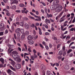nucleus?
<instances>
[{"instance_id":"6ab92c4d","label":"nucleus","mask_w":75,"mask_h":75,"mask_svg":"<svg viewBox=\"0 0 75 75\" xmlns=\"http://www.w3.org/2000/svg\"><path fill=\"white\" fill-rule=\"evenodd\" d=\"M18 1L14 0L12 2V4H14L16 3V4H17Z\"/></svg>"},{"instance_id":"f03ea898","label":"nucleus","mask_w":75,"mask_h":75,"mask_svg":"<svg viewBox=\"0 0 75 75\" xmlns=\"http://www.w3.org/2000/svg\"><path fill=\"white\" fill-rule=\"evenodd\" d=\"M7 73L8 74V75H14V72L11 71V70L9 69L7 71Z\"/></svg>"},{"instance_id":"c756f323","label":"nucleus","mask_w":75,"mask_h":75,"mask_svg":"<svg viewBox=\"0 0 75 75\" xmlns=\"http://www.w3.org/2000/svg\"><path fill=\"white\" fill-rule=\"evenodd\" d=\"M5 3H8V0H3Z\"/></svg>"},{"instance_id":"473e14b6","label":"nucleus","mask_w":75,"mask_h":75,"mask_svg":"<svg viewBox=\"0 0 75 75\" xmlns=\"http://www.w3.org/2000/svg\"><path fill=\"white\" fill-rule=\"evenodd\" d=\"M29 18H31V19H32L33 20H34L35 18L34 17H31V16H29Z\"/></svg>"},{"instance_id":"5fc2aeb1","label":"nucleus","mask_w":75,"mask_h":75,"mask_svg":"<svg viewBox=\"0 0 75 75\" xmlns=\"http://www.w3.org/2000/svg\"><path fill=\"white\" fill-rule=\"evenodd\" d=\"M16 13H20L21 12V11L18 10L16 11Z\"/></svg>"},{"instance_id":"c9c22d12","label":"nucleus","mask_w":75,"mask_h":75,"mask_svg":"<svg viewBox=\"0 0 75 75\" xmlns=\"http://www.w3.org/2000/svg\"><path fill=\"white\" fill-rule=\"evenodd\" d=\"M74 44V42H71L69 45V47H71V45H72V44Z\"/></svg>"},{"instance_id":"f704fd0d","label":"nucleus","mask_w":75,"mask_h":75,"mask_svg":"<svg viewBox=\"0 0 75 75\" xmlns=\"http://www.w3.org/2000/svg\"><path fill=\"white\" fill-rule=\"evenodd\" d=\"M25 34L26 35H29V32L28 31H26L25 32Z\"/></svg>"},{"instance_id":"f3484780","label":"nucleus","mask_w":75,"mask_h":75,"mask_svg":"<svg viewBox=\"0 0 75 75\" xmlns=\"http://www.w3.org/2000/svg\"><path fill=\"white\" fill-rule=\"evenodd\" d=\"M19 23L18 22H16V24L15 23H13V26H14V27H17V25H18V24H19Z\"/></svg>"},{"instance_id":"de8ad7c7","label":"nucleus","mask_w":75,"mask_h":75,"mask_svg":"<svg viewBox=\"0 0 75 75\" xmlns=\"http://www.w3.org/2000/svg\"><path fill=\"white\" fill-rule=\"evenodd\" d=\"M60 17H61L58 15V16L56 18V20H58L59 18H60Z\"/></svg>"},{"instance_id":"3c124183","label":"nucleus","mask_w":75,"mask_h":75,"mask_svg":"<svg viewBox=\"0 0 75 75\" xmlns=\"http://www.w3.org/2000/svg\"><path fill=\"white\" fill-rule=\"evenodd\" d=\"M6 9L9 10V9H10V6H7L6 7Z\"/></svg>"},{"instance_id":"1a4fd4ad","label":"nucleus","mask_w":75,"mask_h":75,"mask_svg":"<svg viewBox=\"0 0 75 75\" xmlns=\"http://www.w3.org/2000/svg\"><path fill=\"white\" fill-rule=\"evenodd\" d=\"M21 11L22 13H25V14H27V13L28 12V11L27 10H22Z\"/></svg>"},{"instance_id":"72a5a7b5","label":"nucleus","mask_w":75,"mask_h":75,"mask_svg":"<svg viewBox=\"0 0 75 75\" xmlns=\"http://www.w3.org/2000/svg\"><path fill=\"white\" fill-rule=\"evenodd\" d=\"M20 25H21V26H23L24 25V24H23V23L22 22H21L20 23Z\"/></svg>"},{"instance_id":"393cba45","label":"nucleus","mask_w":75,"mask_h":75,"mask_svg":"<svg viewBox=\"0 0 75 75\" xmlns=\"http://www.w3.org/2000/svg\"><path fill=\"white\" fill-rule=\"evenodd\" d=\"M70 31H74H74H75V28H72L70 30Z\"/></svg>"},{"instance_id":"ddd939ff","label":"nucleus","mask_w":75,"mask_h":75,"mask_svg":"<svg viewBox=\"0 0 75 75\" xmlns=\"http://www.w3.org/2000/svg\"><path fill=\"white\" fill-rule=\"evenodd\" d=\"M0 61L1 62L2 64H4V60L3 58H0Z\"/></svg>"},{"instance_id":"f8f14e48","label":"nucleus","mask_w":75,"mask_h":75,"mask_svg":"<svg viewBox=\"0 0 75 75\" xmlns=\"http://www.w3.org/2000/svg\"><path fill=\"white\" fill-rule=\"evenodd\" d=\"M54 2L55 5H57L59 3V1L58 0L55 1Z\"/></svg>"},{"instance_id":"680f3d73","label":"nucleus","mask_w":75,"mask_h":75,"mask_svg":"<svg viewBox=\"0 0 75 75\" xmlns=\"http://www.w3.org/2000/svg\"><path fill=\"white\" fill-rule=\"evenodd\" d=\"M62 7L61 6H60L59 7V10H62Z\"/></svg>"},{"instance_id":"2eb2a0df","label":"nucleus","mask_w":75,"mask_h":75,"mask_svg":"<svg viewBox=\"0 0 75 75\" xmlns=\"http://www.w3.org/2000/svg\"><path fill=\"white\" fill-rule=\"evenodd\" d=\"M20 31V28H18L15 30V32L16 33H19Z\"/></svg>"},{"instance_id":"9d476101","label":"nucleus","mask_w":75,"mask_h":75,"mask_svg":"<svg viewBox=\"0 0 75 75\" xmlns=\"http://www.w3.org/2000/svg\"><path fill=\"white\" fill-rule=\"evenodd\" d=\"M24 26L26 29H29V25L27 23H25Z\"/></svg>"},{"instance_id":"4468645a","label":"nucleus","mask_w":75,"mask_h":75,"mask_svg":"<svg viewBox=\"0 0 75 75\" xmlns=\"http://www.w3.org/2000/svg\"><path fill=\"white\" fill-rule=\"evenodd\" d=\"M11 8L12 10H16V6L13 5L11 7Z\"/></svg>"},{"instance_id":"423d86ee","label":"nucleus","mask_w":75,"mask_h":75,"mask_svg":"<svg viewBox=\"0 0 75 75\" xmlns=\"http://www.w3.org/2000/svg\"><path fill=\"white\" fill-rule=\"evenodd\" d=\"M15 67L17 69H20L21 68V65L19 64H17L15 66Z\"/></svg>"},{"instance_id":"6e6d98bb","label":"nucleus","mask_w":75,"mask_h":75,"mask_svg":"<svg viewBox=\"0 0 75 75\" xmlns=\"http://www.w3.org/2000/svg\"><path fill=\"white\" fill-rule=\"evenodd\" d=\"M39 33L40 35H42V32L40 30V31H39Z\"/></svg>"},{"instance_id":"e433bc0d","label":"nucleus","mask_w":75,"mask_h":75,"mask_svg":"<svg viewBox=\"0 0 75 75\" xmlns=\"http://www.w3.org/2000/svg\"><path fill=\"white\" fill-rule=\"evenodd\" d=\"M45 48L47 50H49V47H48V46L45 45Z\"/></svg>"},{"instance_id":"338daca9","label":"nucleus","mask_w":75,"mask_h":75,"mask_svg":"<svg viewBox=\"0 0 75 75\" xmlns=\"http://www.w3.org/2000/svg\"><path fill=\"white\" fill-rule=\"evenodd\" d=\"M75 17H74V19L73 20V21L72 22V23H75Z\"/></svg>"},{"instance_id":"6e6552de","label":"nucleus","mask_w":75,"mask_h":75,"mask_svg":"<svg viewBox=\"0 0 75 75\" xmlns=\"http://www.w3.org/2000/svg\"><path fill=\"white\" fill-rule=\"evenodd\" d=\"M25 34H23L21 37V40H22V41H23V40L25 38Z\"/></svg>"},{"instance_id":"bf43d9fd","label":"nucleus","mask_w":75,"mask_h":75,"mask_svg":"<svg viewBox=\"0 0 75 75\" xmlns=\"http://www.w3.org/2000/svg\"><path fill=\"white\" fill-rule=\"evenodd\" d=\"M18 49L19 51H21V48L20 47H18Z\"/></svg>"},{"instance_id":"8fccbe9b","label":"nucleus","mask_w":75,"mask_h":75,"mask_svg":"<svg viewBox=\"0 0 75 75\" xmlns=\"http://www.w3.org/2000/svg\"><path fill=\"white\" fill-rule=\"evenodd\" d=\"M8 54H10V53H11L12 52L11 50H10L9 49H9H8Z\"/></svg>"},{"instance_id":"39448f33","label":"nucleus","mask_w":75,"mask_h":75,"mask_svg":"<svg viewBox=\"0 0 75 75\" xmlns=\"http://www.w3.org/2000/svg\"><path fill=\"white\" fill-rule=\"evenodd\" d=\"M4 11H5L7 13H6V16H10V13H9V11H8L7 10H3Z\"/></svg>"},{"instance_id":"4d7b16f0","label":"nucleus","mask_w":75,"mask_h":75,"mask_svg":"<svg viewBox=\"0 0 75 75\" xmlns=\"http://www.w3.org/2000/svg\"><path fill=\"white\" fill-rule=\"evenodd\" d=\"M33 52L34 53V54H36L37 52H36V50H35L34 49L33 50Z\"/></svg>"},{"instance_id":"9b49d317","label":"nucleus","mask_w":75,"mask_h":75,"mask_svg":"<svg viewBox=\"0 0 75 75\" xmlns=\"http://www.w3.org/2000/svg\"><path fill=\"white\" fill-rule=\"evenodd\" d=\"M9 50H11V48H14V46L13 45H9Z\"/></svg>"},{"instance_id":"cd10ccee","label":"nucleus","mask_w":75,"mask_h":75,"mask_svg":"<svg viewBox=\"0 0 75 75\" xmlns=\"http://www.w3.org/2000/svg\"><path fill=\"white\" fill-rule=\"evenodd\" d=\"M72 49H69L68 51H67V54H69V53L71 52H72Z\"/></svg>"},{"instance_id":"4be33fe9","label":"nucleus","mask_w":75,"mask_h":75,"mask_svg":"<svg viewBox=\"0 0 75 75\" xmlns=\"http://www.w3.org/2000/svg\"><path fill=\"white\" fill-rule=\"evenodd\" d=\"M15 64H16V62H15L13 61L12 62V63H11V65H13V67H15Z\"/></svg>"},{"instance_id":"09e8293b","label":"nucleus","mask_w":75,"mask_h":75,"mask_svg":"<svg viewBox=\"0 0 75 75\" xmlns=\"http://www.w3.org/2000/svg\"><path fill=\"white\" fill-rule=\"evenodd\" d=\"M3 28V25H0V29Z\"/></svg>"},{"instance_id":"0eeeda50","label":"nucleus","mask_w":75,"mask_h":75,"mask_svg":"<svg viewBox=\"0 0 75 75\" xmlns=\"http://www.w3.org/2000/svg\"><path fill=\"white\" fill-rule=\"evenodd\" d=\"M41 69L42 71H44L45 70H46V67L44 65H42V66Z\"/></svg>"},{"instance_id":"603ef678","label":"nucleus","mask_w":75,"mask_h":75,"mask_svg":"<svg viewBox=\"0 0 75 75\" xmlns=\"http://www.w3.org/2000/svg\"><path fill=\"white\" fill-rule=\"evenodd\" d=\"M68 38H69V39L70 38V36H69V35H68L66 39V40H67Z\"/></svg>"},{"instance_id":"864d4df0","label":"nucleus","mask_w":75,"mask_h":75,"mask_svg":"<svg viewBox=\"0 0 75 75\" xmlns=\"http://www.w3.org/2000/svg\"><path fill=\"white\" fill-rule=\"evenodd\" d=\"M25 64V61H24V60H23L22 61V65H24Z\"/></svg>"},{"instance_id":"dca6fc26","label":"nucleus","mask_w":75,"mask_h":75,"mask_svg":"<svg viewBox=\"0 0 75 75\" xmlns=\"http://www.w3.org/2000/svg\"><path fill=\"white\" fill-rule=\"evenodd\" d=\"M46 74L47 75H53V74H51V72L49 71H47Z\"/></svg>"},{"instance_id":"c85d7f7f","label":"nucleus","mask_w":75,"mask_h":75,"mask_svg":"<svg viewBox=\"0 0 75 75\" xmlns=\"http://www.w3.org/2000/svg\"><path fill=\"white\" fill-rule=\"evenodd\" d=\"M9 67L11 68V69H12V70H13V71H16V69H14V68H13V67H12V66H10Z\"/></svg>"},{"instance_id":"79ce46f5","label":"nucleus","mask_w":75,"mask_h":75,"mask_svg":"<svg viewBox=\"0 0 75 75\" xmlns=\"http://www.w3.org/2000/svg\"><path fill=\"white\" fill-rule=\"evenodd\" d=\"M49 47L50 48H51L52 47V45L51 43H50L49 44Z\"/></svg>"},{"instance_id":"37998d69","label":"nucleus","mask_w":75,"mask_h":75,"mask_svg":"<svg viewBox=\"0 0 75 75\" xmlns=\"http://www.w3.org/2000/svg\"><path fill=\"white\" fill-rule=\"evenodd\" d=\"M62 57L61 56H59L58 57V59L59 60L61 59H62Z\"/></svg>"},{"instance_id":"b1692460","label":"nucleus","mask_w":75,"mask_h":75,"mask_svg":"<svg viewBox=\"0 0 75 75\" xmlns=\"http://www.w3.org/2000/svg\"><path fill=\"white\" fill-rule=\"evenodd\" d=\"M65 67L67 70H68V69L70 68V66H69V65H67Z\"/></svg>"},{"instance_id":"5701e85b","label":"nucleus","mask_w":75,"mask_h":75,"mask_svg":"<svg viewBox=\"0 0 75 75\" xmlns=\"http://www.w3.org/2000/svg\"><path fill=\"white\" fill-rule=\"evenodd\" d=\"M19 6L21 7H24V5L23 4H19Z\"/></svg>"},{"instance_id":"0e129e2a","label":"nucleus","mask_w":75,"mask_h":75,"mask_svg":"<svg viewBox=\"0 0 75 75\" xmlns=\"http://www.w3.org/2000/svg\"><path fill=\"white\" fill-rule=\"evenodd\" d=\"M44 26L45 27V28H48V25H45Z\"/></svg>"},{"instance_id":"f257e3e1","label":"nucleus","mask_w":75,"mask_h":75,"mask_svg":"<svg viewBox=\"0 0 75 75\" xmlns=\"http://www.w3.org/2000/svg\"><path fill=\"white\" fill-rule=\"evenodd\" d=\"M12 57H13L14 56L16 57H14L13 59L15 61H18L19 62H21V59L20 57H19V55H18V53L16 51H13L12 52Z\"/></svg>"},{"instance_id":"13d9d810","label":"nucleus","mask_w":75,"mask_h":75,"mask_svg":"<svg viewBox=\"0 0 75 75\" xmlns=\"http://www.w3.org/2000/svg\"><path fill=\"white\" fill-rule=\"evenodd\" d=\"M71 40H72L73 41H74L75 40V37H72L71 38Z\"/></svg>"},{"instance_id":"a19ab883","label":"nucleus","mask_w":75,"mask_h":75,"mask_svg":"<svg viewBox=\"0 0 75 75\" xmlns=\"http://www.w3.org/2000/svg\"><path fill=\"white\" fill-rule=\"evenodd\" d=\"M39 45L40 47H41L42 48V49L44 48V47H43V46H42V45L41 44H40Z\"/></svg>"},{"instance_id":"c03bdc74","label":"nucleus","mask_w":75,"mask_h":75,"mask_svg":"<svg viewBox=\"0 0 75 75\" xmlns=\"http://www.w3.org/2000/svg\"><path fill=\"white\" fill-rule=\"evenodd\" d=\"M14 26L12 25V26L11 27V30L12 31H14Z\"/></svg>"},{"instance_id":"e2e57ef3","label":"nucleus","mask_w":75,"mask_h":75,"mask_svg":"<svg viewBox=\"0 0 75 75\" xmlns=\"http://www.w3.org/2000/svg\"><path fill=\"white\" fill-rule=\"evenodd\" d=\"M9 42V40L8 39L6 40L5 43H8Z\"/></svg>"},{"instance_id":"49530a36","label":"nucleus","mask_w":75,"mask_h":75,"mask_svg":"<svg viewBox=\"0 0 75 75\" xmlns=\"http://www.w3.org/2000/svg\"><path fill=\"white\" fill-rule=\"evenodd\" d=\"M66 54H67V52H64L63 54V57H65V55H66Z\"/></svg>"},{"instance_id":"a18cd8bd","label":"nucleus","mask_w":75,"mask_h":75,"mask_svg":"<svg viewBox=\"0 0 75 75\" xmlns=\"http://www.w3.org/2000/svg\"><path fill=\"white\" fill-rule=\"evenodd\" d=\"M45 34L46 35H50V33H48V32H46L45 33Z\"/></svg>"},{"instance_id":"69168bd1","label":"nucleus","mask_w":75,"mask_h":75,"mask_svg":"<svg viewBox=\"0 0 75 75\" xmlns=\"http://www.w3.org/2000/svg\"><path fill=\"white\" fill-rule=\"evenodd\" d=\"M38 18V20L39 21H41V17L39 16Z\"/></svg>"},{"instance_id":"bb28decb","label":"nucleus","mask_w":75,"mask_h":75,"mask_svg":"<svg viewBox=\"0 0 75 75\" xmlns=\"http://www.w3.org/2000/svg\"><path fill=\"white\" fill-rule=\"evenodd\" d=\"M68 23V21H66L64 23V27H65L67 25V24L66 23Z\"/></svg>"},{"instance_id":"aec40b11","label":"nucleus","mask_w":75,"mask_h":75,"mask_svg":"<svg viewBox=\"0 0 75 75\" xmlns=\"http://www.w3.org/2000/svg\"><path fill=\"white\" fill-rule=\"evenodd\" d=\"M33 39V37L31 35H29L28 37V40H32Z\"/></svg>"},{"instance_id":"2f4dec72","label":"nucleus","mask_w":75,"mask_h":75,"mask_svg":"<svg viewBox=\"0 0 75 75\" xmlns=\"http://www.w3.org/2000/svg\"><path fill=\"white\" fill-rule=\"evenodd\" d=\"M4 34V32H0V36H2V35H3Z\"/></svg>"},{"instance_id":"052dcab7","label":"nucleus","mask_w":75,"mask_h":75,"mask_svg":"<svg viewBox=\"0 0 75 75\" xmlns=\"http://www.w3.org/2000/svg\"><path fill=\"white\" fill-rule=\"evenodd\" d=\"M73 55V54H72V53H70L69 54V57H72Z\"/></svg>"},{"instance_id":"58836bf2","label":"nucleus","mask_w":75,"mask_h":75,"mask_svg":"<svg viewBox=\"0 0 75 75\" xmlns=\"http://www.w3.org/2000/svg\"><path fill=\"white\" fill-rule=\"evenodd\" d=\"M21 35V34H20V33H18L17 34V37H20Z\"/></svg>"},{"instance_id":"a211bd4d","label":"nucleus","mask_w":75,"mask_h":75,"mask_svg":"<svg viewBox=\"0 0 75 75\" xmlns=\"http://www.w3.org/2000/svg\"><path fill=\"white\" fill-rule=\"evenodd\" d=\"M47 17H48V18H49V17H52V14H50L49 15V14H48V13H47Z\"/></svg>"},{"instance_id":"a878e982","label":"nucleus","mask_w":75,"mask_h":75,"mask_svg":"<svg viewBox=\"0 0 75 75\" xmlns=\"http://www.w3.org/2000/svg\"><path fill=\"white\" fill-rule=\"evenodd\" d=\"M59 55L61 56L62 55V52L61 51H59Z\"/></svg>"},{"instance_id":"412c9836","label":"nucleus","mask_w":75,"mask_h":75,"mask_svg":"<svg viewBox=\"0 0 75 75\" xmlns=\"http://www.w3.org/2000/svg\"><path fill=\"white\" fill-rule=\"evenodd\" d=\"M29 43L30 44H34V41L30 40L29 41Z\"/></svg>"},{"instance_id":"774afa93","label":"nucleus","mask_w":75,"mask_h":75,"mask_svg":"<svg viewBox=\"0 0 75 75\" xmlns=\"http://www.w3.org/2000/svg\"><path fill=\"white\" fill-rule=\"evenodd\" d=\"M3 75H7L6 73L5 72H3Z\"/></svg>"},{"instance_id":"ea45409f","label":"nucleus","mask_w":75,"mask_h":75,"mask_svg":"<svg viewBox=\"0 0 75 75\" xmlns=\"http://www.w3.org/2000/svg\"><path fill=\"white\" fill-rule=\"evenodd\" d=\"M24 47H25V49L26 50H27V45H26L25 44H24Z\"/></svg>"},{"instance_id":"20e7f679","label":"nucleus","mask_w":75,"mask_h":75,"mask_svg":"<svg viewBox=\"0 0 75 75\" xmlns=\"http://www.w3.org/2000/svg\"><path fill=\"white\" fill-rule=\"evenodd\" d=\"M65 15H64L62 17L60 18V20L59 21V23H61L62 22V21H64V20H65V18H64L65 17Z\"/></svg>"},{"instance_id":"7ed1b4c3","label":"nucleus","mask_w":75,"mask_h":75,"mask_svg":"<svg viewBox=\"0 0 75 75\" xmlns=\"http://www.w3.org/2000/svg\"><path fill=\"white\" fill-rule=\"evenodd\" d=\"M34 56H31L30 58L32 59V60H34V59L35 58H37L38 57V56L37 55H36L35 54H34Z\"/></svg>"},{"instance_id":"4c0bfd02","label":"nucleus","mask_w":75,"mask_h":75,"mask_svg":"<svg viewBox=\"0 0 75 75\" xmlns=\"http://www.w3.org/2000/svg\"><path fill=\"white\" fill-rule=\"evenodd\" d=\"M14 38L15 40H16L17 39V36H16V33H14Z\"/></svg>"},{"instance_id":"7c9ffc66","label":"nucleus","mask_w":75,"mask_h":75,"mask_svg":"<svg viewBox=\"0 0 75 75\" xmlns=\"http://www.w3.org/2000/svg\"><path fill=\"white\" fill-rule=\"evenodd\" d=\"M21 32L22 34H23L24 32V29H21Z\"/></svg>"}]
</instances>
